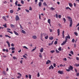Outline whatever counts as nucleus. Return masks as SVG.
<instances>
[{"instance_id":"obj_1","label":"nucleus","mask_w":79,"mask_h":79,"mask_svg":"<svg viewBox=\"0 0 79 79\" xmlns=\"http://www.w3.org/2000/svg\"><path fill=\"white\" fill-rule=\"evenodd\" d=\"M69 19V21H70V27H72V25H73V20L72 18L70 17H67Z\"/></svg>"},{"instance_id":"obj_2","label":"nucleus","mask_w":79,"mask_h":79,"mask_svg":"<svg viewBox=\"0 0 79 79\" xmlns=\"http://www.w3.org/2000/svg\"><path fill=\"white\" fill-rule=\"evenodd\" d=\"M65 40L64 41H63V43H62L61 44V45H65L66 42H67V40H68V38L65 37Z\"/></svg>"},{"instance_id":"obj_3","label":"nucleus","mask_w":79,"mask_h":79,"mask_svg":"<svg viewBox=\"0 0 79 79\" xmlns=\"http://www.w3.org/2000/svg\"><path fill=\"white\" fill-rule=\"evenodd\" d=\"M15 19L16 21H19V16H18V15H16Z\"/></svg>"},{"instance_id":"obj_4","label":"nucleus","mask_w":79,"mask_h":79,"mask_svg":"<svg viewBox=\"0 0 79 79\" xmlns=\"http://www.w3.org/2000/svg\"><path fill=\"white\" fill-rule=\"evenodd\" d=\"M58 73L59 74H62L63 73V71H60V70H59L58 71Z\"/></svg>"},{"instance_id":"obj_5","label":"nucleus","mask_w":79,"mask_h":79,"mask_svg":"<svg viewBox=\"0 0 79 79\" xmlns=\"http://www.w3.org/2000/svg\"><path fill=\"white\" fill-rule=\"evenodd\" d=\"M7 31L9 32V33H10V34H13V32H11V31H10V29H9V28H7Z\"/></svg>"},{"instance_id":"obj_6","label":"nucleus","mask_w":79,"mask_h":79,"mask_svg":"<svg viewBox=\"0 0 79 79\" xmlns=\"http://www.w3.org/2000/svg\"><path fill=\"white\" fill-rule=\"evenodd\" d=\"M2 51L3 52H5V51H6V52H8V49H5L4 48L2 49Z\"/></svg>"},{"instance_id":"obj_7","label":"nucleus","mask_w":79,"mask_h":79,"mask_svg":"<svg viewBox=\"0 0 79 79\" xmlns=\"http://www.w3.org/2000/svg\"><path fill=\"white\" fill-rule=\"evenodd\" d=\"M50 62H51V61L49 60H48V61H46V64H49V63H50Z\"/></svg>"},{"instance_id":"obj_8","label":"nucleus","mask_w":79,"mask_h":79,"mask_svg":"<svg viewBox=\"0 0 79 79\" xmlns=\"http://www.w3.org/2000/svg\"><path fill=\"white\" fill-rule=\"evenodd\" d=\"M51 68H52V69H53V68H54V67L52 65H51V66L49 68V69H51Z\"/></svg>"},{"instance_id":"obj_9","label":"nucleus","mask_w":79,"mask_h":79,"mask_svg":"<svg viewBox=\"0 0 79 79\" xmlns=\"http://www.w3.org/2000/svg\"><path fill=\"white\" fill-rule=\"evenodd\" d=\"M60 29H58L57 30V33L58 34V36L60 35Z\"/></svg>"},{"instance_id":"obj_10","label":"nucleus","mask_w":79,"mask_h":79,"mask_svg":"<svg viewBox=\"0 0 79 79\" xmlns=\"http://www.w3.org/2000/svg\"><path fill=\"white\" fill-rule=\"evenodd\" d=\"M69 68L70 70H73V67L71 65H70L69 67Z\"/></svg>"},{"instance_id":"obj_11","label":"nucleus","mask_w":79,"mask_h":79,"mask_svg":"<svg viewBox=\"0 0 79 79\" xmlns=\"http://www.w3.org/2000/svg\"><path fill=\"white\" fill-rule=\"evenodd\" d=\"M32 38H33V39H37V36L35 35H33L32 36Z\"/></svg>"},{"instance_id":"obj_12","label":"nucleus","mask_w":79,"mask_h":79,"mask_svg":"<svg viewBox=\"0 0 79 79\" xmlns=\"http://www.w3.org/2000/svg\"><path fill=\"white\" fill-rule=\"evenodd\" d=\"M6 43L8 44V47H10V42H9L8 41H6Z\"/></svg>"},{"instance_id":"obj_13","label":"nucleus","mask_w":79,"mask_h":79,"mask_svg":"<svg viewBox=\"0 0 79 79\" xmlns=\"http://www.w3.org/2000/svg\"><path fill=\"white\" fill-rule=\"evenodd\" d=\"M14 32L16 35H19V34L17 32H16V31H14Z\"/></svg>"},{"instance_id":"obj_14","label":"nucleus","mask_w":79,"mask_h":79,"mask_svg":"<svg viewBox=\"0 0 79 79\" xmlns=\"http://www.w3.org/2000/svg\"><path fill=\"white\" fill-rule=\"evenodd\" d=\"M40 52H41V53H42L43 52H44V48H41L40 50Z\"/></svg>"},{"instance_id":"obj_15","label":"nucleus","mask_w":79,"mask_h":79,"mask_svg":"<svg viewBox=\"0 0 79 79\" xmlns=\"http://www.w3.org/2000/svg\"><path fill=\"white\" fill-rule=\"evenodd\" d=\"M38 5L40 7H41V5H42V2H40L38 3Z\"/></svg>"},{"instance_id":"obj_16","label":"nucleus","mask_w":79,"mask_h":79,"mask_svg":"<svg viewBox=\"0 0 79 79\" xmlns=\"http://www.w3.org/2000/svg\"><path fill=\"white\" fill-rule=\"evenodd\" d=\"M48 23H49V24H50V23H51V20H50V19H48Z\"/></svg>"},{"instance_id":"obj_17","label":"nucleus","mask_w":79,"mask_h":79,"mask_svg":"<svg viewBox=\"0 0 79 79\" xmlns=\"http://www.w3.org/2000/svg\"><path fill=\"white\" fill-rule=\"evenodd\" d=\"M69 5L70 7H72V6H73V4L71 3H69Z\"/></svg>"},{"instance_id":"obj_18","label":"nucleus","mask_w":79,"mask_h":79,"mask_svg":"<svg viewBox=\"0 0 79 79\" xmlns=\"http://www.w3.org/2000/svg\"><path fill=\"white\" fill-rule=\"evenodd\" d=\"M2 18H3V19H4V20H5V21H7V20H6V17H5L3 16L2 17Z\"/></svg>"},{"instance_id":"obj_19","label":"nucleus","mask_w":79,"mask_h":79,"mask_svg":"<svg viewBox=\"0 0 79 79\" xmlns=\"http://www.w3.org/2000/svg\"><path fill=\"white\" fill-rule=\"evenodd\" d=\"M58 50L59 51H61V47H59Z\"/></svg>"},{"instance_id":"obj_20","label":"nucleus","mask_w":79,"mask_h":79,"mask_svg":"<svg viewBox=\"0 0 79 79\" xmlns=\"http://www.w3.org/2000/svg\"><path fill=\"white\" fill-rule=\"evenodd\" d=\"M18 2L17 0L15 3V4L16 6L18 5Z\"/></svg>"},{"instance_id":"obj_21","label":"nucleus","mask_w":79,"mask_h":79,"mask_svg":"<svg viewBox=\"0 0 79 79\" xmlns=\"http://www.w3.org/2000/svg\"><path fill=\"white\" fill-rule=\"evenodd\" d=\"M49 39L50 40H53V37H50L49 38Z\"/></svg>"},{"instance_id":"obj_22","label":"nucleus","mask_w":79,"mask_h":79,"mask_svg":"<svg viewBox=\"0 0 79 79\" xmlns=\"http://www.w3.org/2000/svg\"><path fill=\"white\" fill-rule=\"evenodd\" d=\"M66 38H67V39H70V36H69V35H68V36H66Z\"/></svg>"},{"instance_id":"obj_23","label":"nucleus","mask_w":79,"mask_h":79,"mask_svg":"<svg viewBox=\"0 0 79 79\" xmlns=\"http://www.w3.org/2000/svg\"><path fill=\"white\" fill-rule=\"evenodd\" d=\"M74 35H76V36H77V35H78V33H77V32H74Z\"/></svg>"},{"instance_id":"obj_24","label":"nucleus","mask_w":79,"mask_h":79,"mask_svg":"<svg viewBox=\"0 0 79 79\" xmlns=\"http://www.w3.org/2000/svg\"><path fill=\"white\" fill-rule=\"evenodd\" d=\"M22 32L23 34H26V31H25L23 30H22Z\"/></svg>"},{"instance_id":"obj_25","label":"nucleus","mask_w":79,"mask_h":79,"mask_svg":"<svg viewBox=\"0 0 79 79\" xmlns=\"http://www.w3.org/2000/svg\"><path fill=\"white\" fill-rule=\"evenodd\" d=\"M39 54H40L39 57H40V58H42V53H40Z\"/></svg>"},{"instance_id":"obj_26","label":"nucleus","mask_w":79,"mask_h":79,"mask_svg":"<svg viewBox=\"0 0 79 79\" xmlns=\"http://www.w3.org/2000/svg\"><path fill=\"white\" fill-rule=\"evenodd\" d=\"M14 11V10H10V13H13Z\"/></svg>"},{"instance_id":"obj_27","label":"nucleus","mask_w":79,"mask_h":79,"mask_svg":"<svg viewBox=\"0 0 79 79\" xmlns=\"http://www.w3.org/2000/svg\"><path fill=\"white\" fill-rule=\"evenodd\" d=\"M3 26H4V27L6 28V23H5V24L3 25Z\"/></svg>"},{"instance_id":"obj_28","label":"nucleus","mask_w":79,"mask_h":79,"mask_svg":"<svg viewBox=\"0 0 79 79\" xmlns=\"http://www.w3.org/2000/svg\"><path fill=\"white\" fill-rule=\"evenodd\" d=\"M44 6H47V5L46 4V2H44L43 3Z\"/></svg>"},{"instance_id":"obj_29","label":"nucleus","mask_w":79,"mask_h":79,"mask_svg":"<svg viewBox=\"0 0 79 79\" xmlns=\"http://www.w3.org/2000/svg\"><path fill=\"white\" fill-rule=\"evenodd\" d=\"M29 10H30V11H32V8L30 6L29 7Z\"/></svg>"},{"instance_id":"obj_30","label":"nucleus","mask_w":79,"mask_h":79,"mask_svg":"<svg viewBox=\"0 0 79 79\" xmlns=\"http://www.w3.org/2000/svg\"><path fill=\"white\" fill-rule=\"evenodd\" d=\"M11 50H15V48L14 47H12L11 48Z\"/></svg>"},{"instance_id":"obj_31","label":"nucleus","mask_w":79,"mask_h":79,"mask_svg":"<svg viewBox=\"0 0 79 79\" xmlns=\"http://www.w3.org/2000/svg\"><path fill=\"white\" fill-rule=\"evenodd\" d=\"M65 8L66 10H68V9H69V10H71V8H70L69 7H66Z\"/></svg>"},{"instance_id":"obj_32","label":"nucleus","mask_w":79,"mask_h":79,"mask_svg":"<svg viewBox=\"0 0 79 79\" xmlns=\"http://www.w3.org/2000/svg\"><path fill=\"white\" fill-rule=\"evenodd\" d=\"M56 52L57 53H60V52L59 51H58V50H57V49L56 50Z\"/></svg>"},{"instance_id":"obj_33","label":"nucleus","mask_w":79,"mask_h":79,"mask_svg":"<svg viewBox=\"0 0 79 79\" xmlns=\"http://www.w3.org/2000/svg\"><path fill=\"white\" fill-rule=\"evenodd\" d=\"M23 48H25L26 49H27V50H28V48L26 47V46H24L23 47Z\"/></svg>"},{"instance_id":"obj_34","label":"nucleus","mask_w":79,"mask_h":79,"mask_svg":"<svg viewBox=\"0 0 79 79\" xmlns=\"http://www.w3.org/2000/svg\"><path fill=\"white\" fill-rule=\"evenodd\" d=\"M13 58L14 59V60H17V58H16L15 56H13Z\"/></svg>"},{"instance_id":"obj_35","label":"nucleus","mask_w":79,"mask_h":79,"mask_svg":"<svg viewBox=\"0 0 79 79\" xmlns=\"http://www.w3.org/2000/svg\"><path fill=\"white\" fill-rule=\"evenodd\" d=\"M66 71H68V72H69L71 70H70V69H69H69H66Z\"/></svg>"},{"instance_id":"obj_36","label":"nucleus","mask_w":79,"mask_h":79,"mask_svg":"<svg viewBox=\"0 0 79 79\" xmlns=\"http://www.w3.org/2000/svg\"><path fill=\"white\" fill-rule=\"evenodd\" d=\"M21 3H22L23 5V4H24V1L23 0H22L21 1Z\"/></svg>"},{"instance_id":"obj_37","label":"nucleus","mask_w":79,"mask_h":79,"mask_svg":"<svg viewBox=\"0 0 79 79\" xmlns=\"http://www.w3.org/2000/svg\"><path fill=\"white\" fill-rule=\"evenodd\" d=\"M25 11H26V12H27V13H29V10L27 9H25Z\"/></svg>"},{"instance_id":"obj_38","label":"nucleus","mask_w":79,"mask_h":79,"mask_svg":"<svg viewBox=\"0 0 79 79\" xmlns=\"http://www.w3.org/2000/svg\"><path fill=\"white\" fill-rule=\"evenodd\" d=\"M10 26L11 27H15V26L11 24L10 25Z\"/></svg>"},{"instance_id":"obj_39","label":"nucleus","mask_w":79,"mask_h":79,"mask_svg":"<svg viewBox=\"0 0 79 79\" xmlns=\"http://www.w3.org/2000/svg\"><path fill=\"white\" fill-rule=\"evenodd\" d=\"M70 53H71V54H72V55H73L74 54V53L72 51H70Z\"/></svg>"},{"instance_id":"obj_40","label":"nucleus","mask_w":79,"mask_h":79,"mask_svg":"<svg viewBox=\"0 0 79 79\" xmlns=\"http://www.w3.org/2000/svg\"><path fill=\"white\" fill-rule=\"evenodd\" d=\"M75 66H77V67H78V66H79V64H75Z\"/></svg>"},{"instance_id":"obj_41","label":"nucleus","mask_w":79,"mask_h":79,"mask_svg":"<svg viewBox=\"0 0 79 79\" xmlns=\"http://www.w3.org/2000/svg\"><path fill=\"white\" fill-rule=\"evenodd\" d=\"M51 9L52 10H55V8L53 7H51Z\"/></svg>"},{"instance_id":"obj_42","label":"nucleus","mask_w":79,"mask_h":79,"mask_svg":"<svg viewBox=\"0 0 79 79\" xmlns=\"http://www.w3.org/2000/svg\"><path fill=\"white\" fill-rule=\"evenodd\" d=\"M75 41V40H74V39H73L72 40V42H73V43H74V41Z\"/></svg>"},{"instance_id":"obj_43","label":"nucleus","mask_w":79,"mask_h":79,"mask_svg":"<svg viewBox=\"0 0 79 79\" xmlns=\"http://www.w3.org/2000/svg\"><path fill=\"white\" fill-rule=\"evenodd\" d=\"M63 20L64 21V23H66V19H65V18H64L63 19Z\"/></svg>"},{"instance_id":"obj_44","label":"nucleus","mask_w":79,"mask_h":79,"mask_svg":"<svg viewBox=\"0 0 79 79\" xmlns=\"http://www.w3.org/2000/svg\"><path fill=\"white\" fill-rule=\"evenodd\" d=\"M31 74L29 75V79H31Z\"/></svg>"},{"instance_id":"obj_45","label":"nucleus","mask_w":79,"mask_h":79,"mask_svg":"<svg viewBox=\"0 0 79 79\" xmlns=\"http://www.w3.org/2000/svg\"><path fill=\"white\" fill-rule=\"evenodd\" d=\"M45 39H48V36L47 35V36L45 37Z\"/></svg>"},{"instance_id":"obj_46","label":"nucleus","mask_w":79,"mask_h":79,"mask_svg":"<svg viewBox=\"0 0 79 79\" xmlns=\"http://www.w3.org/2000/svg\"><path fill=\"white\" fill-rule=\"evenodd\" d=\"M50 52H51L52 53H54V52H55V50L51 51Z\"/></svg>"},{"instance_id":"obj_47","label":"nucleus","mask_w":79,"mask_h":79,"mask_svg":"<svg viewBox=\"0 0 79 79\" xmlns=\"http://www.w3.org/2000/svg\"><path fill=\"white\" fill-rule=\"evenodd\" d=\"M11 47H15V45L13 43H12L11 44Z\"/></svg>"},{"instance_id":"obj_48","label":"nucleus","mask_w":79,"mask_h":79,"mask_svg":"<svg viewBox=\"0 0 79 79\" xmlns=\"http://www.w3.org/2000/svg\"><path fill=\"white\" fill-rule=\"evenodd\" d=\"M23 58H24L25 59H27V57L24 55H23Z\"/></svg>"},{"instance_id":"obj_49","label":"nucleus","mask_w":79,"mask_h":79,"mask_svg":"<svg viewBox=\"0 0 79 79\" xmlns=\"http://www.w3.org/2000/svg\"><path fill=\"white\" fill-rule=\"evenodd\" d=\"M57 41H55L54 44L55 45H56V44H57Z\"/></svg>"},{"instance_id":"obj_50","label":"nucleus","mask_w":79,"mask_h":79,"mask_svg":"<svg viewBox=\"0 0 79 79\" xmlns=\"http://www.w3.org/2000/svg\"><path fill=\"white\" fill-rule=\"evenodd\" d=\"M53 66L54 67H56V64H54Z\"/></svg>"},{"instance_id":"obj_51","label":"nucleus","mask_w":79,"mask_h":79,"mask_svg":"<svg viewBox=\"0 0 79 79\" xmlns=\"http://www.w3.org/2000/svg\"><path fill=\"white\" fill-rule=\"evenodd\" d=\"M18 74H19V76H20V77H21V76H22L21 74L20 73H18Z\"/></svg>"},{"instance_id":"obj_52","label":"nucleus","mask_w":79,"mask_h":79,"mask_svg":"<svg viewBox=\"0 0 79 79\" xmlns=\"http://www.w3.org/2000/svg\"><path fill=\"white\" fill-rule=\"evenodd\" d=\"M37 77H40V73H38L37 74Z\"/></svg>"},{"instance_id":"obj_53","label":"nucleus","mask_w":79,"mask_h":79,"mask_svg":"<svg viewBox=\"0 0 79 79\" xmlns=\"http://www.w3.org/2000/svg\"><path fill=\"white\" fill-rule=\"evenodd\" d=\"M35 49H36V47H35V48L33 49V50H32V51H31V52H33V51H34V50H35Z\"/></svg>"},{"instance_id":"obj_54","label":"nucleus","mask_w":79,"mask_h":79,"mask_svg":"<svg viewBox=\"0 0 79 79\" xmlns=\"http://www.w3.org/2000/svg\"><path fill=\"white\" fill-rule=\"evenodd\" d=\"M58 17L59 18H61V15H59L58 16Z\"/></svg>"},{"instance_id":"obj_55","label":"nucleus","mask_w":79,"mask_h":79,"mask_svg":"<svg viewBox=\"0 0 79 79\" xmlns=\"http://www.w3.org/2000/svg\"><path fill=\"white\" fill-rule=\"evenodd\" d=\"M39 19H41L40 14L39 15Z\"/></svg>"},{"instance_id":"obj_56","label":"nucleus","mask_w":79,"mask_h":79,"mask_svg":"<svg viewBox=\"0 0 79 79\" xmlns=\"http://www.w3.org/2000/svg\"><path fill=\"white\" fill-rule=\"evenodd\" d=\"M56 18H58V14H56Z\"/></svg>"},{"instance_id":"obj_57","label":"nucleus","mask_w":79,"mask_h":79,"mask_svg":"<svg viewBox=\"0 0 79 79\" xmlns=\"http://www.w3.org/2000/svg\"><path fill=\"white\" fill-rule=\"evenodd\" d=\"M62 35L63 39H64V34H62Z\"/></svg>"},{"instance_id":"obj_58","label":"nucleus","mask_w":79,"mask_h":79,"mask_svg":"<svg viewBox=\"0 0 79 79\" xmlns=\"http://www.w3.org/2000/svg\"><path fill=\"white\" fill-rule=\"evenodd\" d=\"M64 61H67V59H66V58H64Z\"/></svg>"},{"instance_id":"obj_59","label":"nucleus","mask_w":79,"mask_h":79,"mask_svg":"<svg viewBox=\"0 0 79 79\" xmlns=\"http://www.w3.org/2000/svg\"><path fill=\"white\" fill-rule=\"evenodd\" d=\"M19 26H20V27L21 29H23V27H22V26L19 24Z\"/></svg>"},{"instance_id":"obj_60","label":"nucleus","mask_w":79,"mask_h":79,"mask_svg":"<svg viewBox=\"0 0 79 79\" xmlns=\"http://www.w3.org/2000/svg\"><path fill=\"white\" fill-rule=\"evenodd\" d=\"M76 60H79V58L78 57H76Z\"/></svg>"},{"instance_id":"obj_61","label":"nucleus","mask_w":79,"mask_h":79,"mask_svg":"<svg viewBox=\"0 0 79 79\" xmlns=\"http://www.w3.org/2000/svg\"><path fill=\"white\" fill-rule=\"evenodd\" d=\"M18 6H21V5H20V4H18L17 5Z\"/></svg>"},{"instance_id":"obj_62","label":"nucleus","mask_w":79,"mask_h":79,"mask_svg":"<svg viewBox=\"0 0 79 79\" xmlns=\"http://www.w3.org/2000/svg\"><path fill=\"white\" fill-rule=\"evenodd\" d=\"M50 31L51 32H52V29H49Z\"/></svg>"},{"instance_id":"obj_63","label":"nucleus","mask_w":79,"mask_h":79,"mask_svg":"<svg viewBox=\"0 0 79 79\" xmlns=\"http://www.w3.org/2000/svg\"><path fill=\"white\" fill-rule=\"evenodd\" d=\"M76 75L77 76H79V73H77Z\"/></svg>"},{"instance_id":"obj_64","label":"nucleus","mask_w":79,"mask_h":79,"mask_svg":"<svg viewBox=\"0 0 79 79\" xmlns=\"http://www.w3.org/2000/svg\"><path fill=\"white\" fill-rule=\"evenodd\" d=\"M79 26V23H78L77 24V25H76V27H77V26Z\"/></svg>"}]
</instances>
